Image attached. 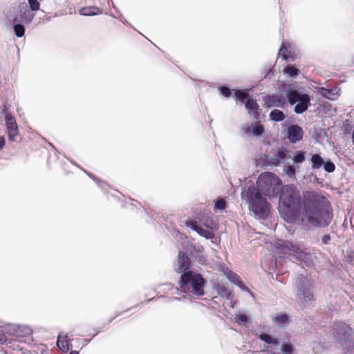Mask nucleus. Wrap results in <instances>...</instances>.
Masks as SVG:
<instances>
[{
	"label": "nucleus",
	"mask_w": 354,
	"mask_h": 354,
	"mask_svg": "<svg viewBox=\"0 0 354 354\" xmlns=\"http://www.w3.org/2000/svg\"><path fill=\"white\" fill-rule=\"evenodd\" d=\"M57 345L59 347L60 350L62 351L66 352L68 350V343L66 339H62L61 335H59L57 341Z\"/></svg>",
	"instance_id": "obj_28"
},
{
	"label": "nucleus",
	"mask_w": 354,
	"mask_h": 354,
	"mask_svg": "<svg viewBox=\"0 0 354 354\" xmlns=\"http://www.w3.org/2000/svg\"><path fill=\"white\" fill-rule=\"evenodd\" d=\"M6 18L13 24L22 22L21 13L18 10V6L8 10L6 12Z\"/></svg>",
	"instance_id": "obj_17"
},
{
	"label": "nucleus",
	"mask_w": 354,
	"mask_h": 354,
	"mask_svg": "<svg viewBox=\"0 0 354 354\" xmlns=\"http://www.w3.org/2000/svg\"><path fill=\"white\" fill-rule=\"evenodd\" d=\"M18 10L21 13L22 18V22L30 23L34 18V14L32 12V10L28 8L26 3H21L18 5Z\"/></svg>",
	"instance_id": "obj_14"
},
{
	"label": "nucleus",
	"mask_w": 354,
	"mask_h": 354,
	"mask_svg": "<svg viewBox=\"0 0 354 354\" xmlns=\"http://www.w3.org/2000/svg\"><path fill=\"white\" fill-rule=\"evenodd\" d=\"M214 289L216 291L217 294L221 297L230 299L232 297V292L225 286L221 284H216L214 286Z\"/></svg>",
	"instance_id": "obj_21"
},
{
	"label": "nucleus",
	"mask_w": 354,
	"mask_h": 354,
	"mask_svg": "<svg viewBox=\"0 0 354 354\" xmlns=\"http://www.w3.org/2000/svg\"><path fill=\"white\" fill-rule=\"evenodd\" d=\"M276 249L279 253L289 254L307 267L313 265L316 257L314 253L308 252L305 245L300 242L280 241Z\"/></svg>",
	"instance_id": "obj_2"
},
{
	"label": "nucleus",
	"mask_w": 354,
	"mask_h": 354,
	"mask_svg": "<svg viewBox=\"0 0 354 354\" xmlns=\"http://www.w3.org/2000/svg\"><path fill=\"white\" fill-rule=\"evenodd\" d=\"M80 13L84 16H93L101 13V10L99 8L95 6L85 7L80 10Z\"/></svg>",
	"instance_id": "obj_22"
},
{
	"label": "nucleus",
	"mask_w": 354,
	"mask_h": 354,
	"mask_svg": "<svg viewBox=\"0 0 354 354\" xmlns=\"http://www.w3.org/2000/svg\"><path fill=\"white\" fill-rule=\"evenodd\" d=\"M236 320L240 325H245L248 320L247 315L244 314H237L236 315Z\"/></svg>",
	"instance_id": "obj_32"
},
{
	"label": "nucleus",
	"mask_w": 354,
	"mask_h": 354,
	"mask_svg": "<svg viewBox=\"0 0 354 354\" xmlns=\"http://www.w3.org/2000/svg\"><path fill=\"white\" fill-rule=\"evenodd\" d=\"M225 202L223 199H218L215 201L214 208L217 210L222 211L225 208Z\"/></svg>",
	"instance_id": "obj_34"
},
{
	"label": "nucleus",
	"mask_w": 354,
	"mask_h": 354,
	"mask_svg": "<svg viewBox=\"0 0 354 354\" xmlns=\"http://www.w3.org/2000/svg\"><path fill=\"white\" fill-rule=\"evenodd\" d=\"M5 145V138L3 136H0V150L3 149Z\"/></svg>",
	"instance_id": "obj_43"
},
{
	"label": "nucleus",
	"mask_w": 354,
	"mask_h": 354,
	"mask_svg": "<svg viewBox=\"0 0 354 354\" xmlns=\"http://www.w3.org/2000/svg\"><path fill=\"white\" fill-rule=\"evenodd\" d=\"M190 261L188 257L185 256L183 252H179L178 253V265L176 268V271L179 273L183 274L185 272H188L187 270L189 268Z\"/></svg>",
	"instance_id": "obj_13"
},
{
	"label": "nucleus",
	"mask_w": 354,
	"mask_h": 354,
	"mask_svg": "<svg viewBox=\"0 0 354 354\" xmlns=\"http://www.w3.org/2000/svg\"><path fill=\"white\" fill-rule=\"evenodd\" d=\"M281 350L283 354H291L292 351V347L290 344H283L281 345Z\"/></svg>",
	"instance_id": "obj_36"
},
{
	"label": "nucleus",
	"mask_w": 354,
	"mask_h": 354,
	"mask_svg": "<svg viewBox=\"0 0 354 354\" xmlns=\"http://www.w3.org/2000/svg\"><path fill=\"white\" fill-rule=\"evenodd\" d=\"M235 96H236V100L243 102L244 100L247 98L248 95L246 93H245L243 91H236L235 93Z\"/></svg>",
	"instance_id": "obj_35"
},
{
	"label": "nucleus",
	"mask_w": 354,
	"mask_h": 354,
	"mask_svg": "<svg viewBox=\"0 0 354 354\" xmlns=\"http://www.w3.org/2000/svg\"><path fill=\"white\" fill-rule=\"evenodd\" d=\"M303 98L301 99L298 104L295 106L294 111L297 114L303 113L306 111L308 106L310 104V98L308 95H305L302 96Z\"/></svg>",
	"instance_id": "obj_16"
},
{
	"label": "nucleus",
	"mask_w": 354,
	"mask_h": 354,
	"mask_svg": "<svg viewBox=\"0 0 354 354\" xmlns=\"http://www.w3.org/2000/svg\"><path fill=\"white\" fill-rule=\"evenodd\" d=\"M323 166H324V170L328 173L333 172L335 169V166L334 163L332 162L331 161L324 162V163L323 164Z\"/></svg>",
	"instance_id": "obj_33"
},
{
	"label": "nucleus",
	"mask_w": 354,
	"mask_h": 354,
	"mask_svg": "<svg viewBox=\"0 0 354 354\" xmlns=\"http://www.w3.org/2000/svg\"><path fill=\"white\" fill-rule=\"evenodd\" d=\"M263 127L261 124L252 125V135L255 136H259L263 132Z\"/></svg>",
	"instance_id": "obj_31"
},
{
	"label": "nucleus",
	"mask_w": 354,
	"mask_h": 354,
	"mask_svg": "<svg viewBox=\"0 0 354 354\" xmlns=\"http://www.w3.org/2000/svg\"><path fill=\"white\" fill-rule=\"evenodd\" d=\"M305 95L306 94L301 93L292 88H289L286 92V97L290 104H295L296 102H299L301 99L303 98L302 96Z\"/></svg>",
	"instance_id": "obj_15"
},
{
	"label": "nucleus",
	"mask_w": 354,
	"mask_h": 354,
	"mask_svg": "<svg viewBox=\"0 0 354 354\" xmlns=\"http://www.w3.org/2000/svg\"><path fill=\"white\" fill-rule=\"evenodd\" d=\"M310 160L312 162L313 169H319L324 163V159L320 156V155L317 153L313 154L311 157Z\"/></svg>",
	"instance_id": "obj_23"
},
{
	"label": "nucleus",
	"mask_w": 354,
	"mask_h": 354,
	"mask_svg": "<svg viewBox=\"0 0 354 354\" xmlns=\"http://www.w3.org/2000/svg\"><path fill=\"white\" fill-rule=\"evenodd\" d=\"M3 111L6 113L5 120L8 138L10 141H15L19 134V129L15 117L10 113L6 112V106H4Z\"/></svg>",
	"instance_id": "obj_8"
},
{
	"label": "nucleus",
	"mask_w": 354,
	"mask_h": 354,
	"mask_svg": "<svg viewBox=\"0 0 354 354\" xmlns=\"http://www.w3.org/2000/svg\"><path fill=\"white\" fill-rule=\"evenodd\" d=\"M242 131L247 136H250V135L252 134V125L245 124L243 126Z\"/></svg>",
	"instance_id": "obj_39"
},
{
	"label": "nucleus",
	"mask_w": 354,
	"mask_h": 354,
	"mask_svg": "<svg viewBox=\"0 0 354 354\" xmlns=\"http://www.w3.org/2000/svg\"><path fill=\"white\" fill-rule=\"evenodd\" d=\"M334 336L344 349L350 351L354 344V335L351 328L344 323H337L333 328Z\"/></svg>",
	"instance_id": "obj_7"
},
{
	"label": "nucleus",
	"mask_w": 354,
	"mask_h": 354,
	"mask_svg": "<svg viewBox=\"0 0 354 354\" xmlns=\"http://www.w3.org/2000/svg\"><path fill=\"white\" fill-rule=\"evenodd\" d=\"M286 48H287L286 44L285 43H283V44H282V46H281V48H280V50H279V55H281L283 56V59H288V57H289V55H287V54L286 53V52H283V50H285V49H286Z\"/></svg>",
	"instance_id": "obj_40"
},
{
	"label": "nucleus",
	"mask_w": 354,
	"mask_h": 354,
	"mask_svg": "<svg viewBox=\"0 0 354 354\" xmlns=\"http://www.w3.org/2000/svg\"><path fill=\"white\" fill-rule=\"evenodd\" d=\"M187 226L196 231L198 234L205 237L207 239H210L214 237V233L207 230L203 229L198 225L196 221H189L187 222Z\"/></svg>",
	"instance_id": "obj_12"
},
{
	"label": "nucleus",
	"mask_w": 354,
	"mask_h": 354,
	"mask_svg": "<svg viewBox=\"0 0 354 354\" xmlns=\"http://www.w3.org/2000/svg\"><path fill=\"white\" fill-rule=\"evenodd\" d=\"M70 354H78V352L76 351H71Z\"/></svg>",
	"instance_id": "obj_45"
},
{
	"label": "nucleus",
	"mask_w": 354,
	"mask_h": 354,
	"mask_svg": "<svg viewBox=\"0 0 354 354\" xmlns=\"http://www.w3.org/2000/svg\"><path fill=\"white\" fill-rule=\"evenodd\" d=\"M292 160L293 162L296 164L302 163L305 160L304 153L301 151H297Z\"/></svg>",
	"instance_id": "obj_30"
},
{
	"label": "nucleus",
	"mask_w": 354,
	"mask_h": 354,
	"mask_svg": "<svg viewBox=\"0 0 354 354\" xmlns=\"http://www.w3.org/2000/svg\"><path fill=\"white\" fill-rule=\"evenodd\" d=\"M270 120L274 122L283 121L285 118V115L283 111L279 109H274L270 113Z\"/></svg>",
	"instance_id": "obj_24"
},
{
	"label": "nucleus",
	"mask_w": 354,
	"mask_h": 354,
	"mask_svg": "<svg viewBox=\"0 0 354 354\" xmlns=\"http://www.w3.org/2000/svg\"><path fill=\"white\" fill-rule=\"evenodd\" d=\"M14 31L17 37H21L24 35L25 28L24 26L19 23H15L14 24Z\"/></svg>",
	"instance_id": "obj_29"
},
{
	"label": "nucleus",
	"mask_w": 354,
	"mask_h": 354,
	"mask_svg": "<svg viewBox=\"0 0 354 354\" xmlns=\"http://www.w3.org/2000/svg\"><path fill=\"white\" fill-rule=\"evenodd\" d=\"M301 209L302 221L314 227H326L333 218L329 202L324 196L308 192L304 195L301 207L299 190L293 185L286 186L279 196L281 216L287 223H293L298 219Z\"/></svg>",
	"instance_id": "obj_1"
},
{
	"label": "nucleus",
	"mask_w": 354,
	"mask_h": 354,
	"mask_svg": "<svg viewBox=\"0 0 354 354\" xmlns=\"http://www.w3.org/2000/svg\"><path fill=\"white\" fill-rule=\"evenodd\" d=\"M273 322L278 326H282L288 322V317L286 314H279L274 318Z\"/></svg>",
	"instance_id": "obj_26"
},
{
	"label": "nucleus",
	"mask_w": 354,
	"mask_h": 354,
	"mask_svg": "<svg viewBox=\"0 0 354 354\" xmlns=\"http://www.w3.org/2000/svg\"><path fill=\"white\" fill-rule=\"evenodd\" d=\"M258 190L270 198H276L281 190L279 178L272 172H264L257 180Z\"/></svg>",
	"instance_id": "obj_6"
},
{
	"label": "nucleus",
	"mask_w": 354,
	"mask_h": 354,
	"mask_svg": "<svg viewBox=\"0 0 354 354\" xmlns=\"http://www.w3.org/2000/svg\"><path fill=\"white\" fill-rule=\"evenodd\" d=\"M303 136V131L301 128L297 125H291L288 128V138L292 143H295L301 140Z\"/></svg>",
	"instance_id": "obj_10"
},
{
	"label": "nucleus",
	"mask_w": 354,
	"mask_h": 354,
	"mask_svg": "<svg viewBox=\"0 0 354 354\" xmlns=\"http://www.w3.org/2000/svg\"><path fill=\"white\" fill-rule=\"evenodd\" d=\"M265 106L268 108L271 107H280L282 108L284 105L282 96L279 95H268L265 100Z\"/></svg>",
	"instance_id": "obj_11"
},
{
	"label": "nucleus",
	"mask_w": 354,
	"mask_h": 354,
	"mask_svg": "<svg viewBox=\"0 0 354 354\" xmlns=\"http://www.w3.org/2000/svg\"><path fill=\"white\" fill-rule=\"evenodd\" d=\"M225 277L234 284L239 286L242 290H246L244 283L240 279V277L234 272L228 270L225 272Z\"/></svg>",
	"instance_id": "obj_19"
},
{
	"label": "nucleus",
	"mask_w": 354,
	"mask_h": 354,
	"mask_svg": "<svg viewBox=\"0 0 354 354\" xmlns=\"http://www.w3.org/2000/svg\"><path fill=\"white\" fill-rule=\"evenodd\" d=\"M221 93L225 97H230L232 93V91L228 88L222 86L221 87Z\"/></svg>",
	"instance_id": "obj_41"
},
{
	"label": "nucleus",
	"mask_w": 354,
	"mask_h": 354,
	"mask_svg": "<svg viewBox=\"0 0 354 354\" xmlns=\"http://www.w3.org/2000/svg\"><path fill=\"white\" fill-rule=\"evenodd\" d=\"M283 73L290 77H295L299 73V70L293 66H288L284 68Z\"/></svg>",
	"instance_id": "obj_27"
},
{
	"label": "nucleus",
	"mask_w": 354,
	"mask_h": 354,
	"mask_svg": "<svg viewBox=\"0 0 354 354\" xmlns=\"http://www.w3.org/2000/svg\"><path fill=\"white\" fill-rule=\"evenodd\" d=\"M288 151L284 148L272 149L267 157L268 164L271 166H278L287 158Z\"/></svg>",
	"instance_id": "obj_9"
},
{
	"label": "nucleus",
	"mask_w": 354,
	"mask_h": 354,
	"mask_svg": "<svg viewBox=\"0 0 354 354\" xmlns=\"http://www.w3.org/2000/svg\"><path fill=\"white\" fill-rule=\"evenodd\" d=\"M241 196L246 198L249 209L259 218L266 216L269 212V204L261 196V193L254 186H250L242 192Z\"/></svg>",
	"instance_id": "obj_3"
},
{
	"label": "nucleus",
	"mask_w": 354,
	"mask_h": 354,
	"mask_svg": "<svg viewBox=\"0 0 354 354\" xmlns=\"http://www.w3.org/2000/svg\"><path fill=\"white\" fill-rule=\"evenodd\" d=\"M330 240H331V237L329 234H324L322 237V243L324 244V245H327L330 243Z\"/></svg>",
	"instance_id": "obj_42"
},
{
	"label": "nucleus",
	"mask_w": 354,
	"mask_h": 354,
	"mask_svg": "<svg viewBox=\"0 0 354 354\" xmlns=\"http://www.w3.org/2000/svg\"><path fill=\"white\" fill-rule=\"evenodd\" d=\"M17 112H18V113H19V111H21V109L17 108Z\"/></svg>",
	"instance_id": "obj_46"
},
{
	"label": "nucleus",
	"mask_w": 354,
	"mask_h": 354,
	"mask_svg": "<svg viewBox=\"0 0 354 354\" xmlns=\"http://www.w3.org/2000/svg\"><path fill=\"white\" fill-rule=\"evenodd\" d=\"M30 10L32 11H37L39 9V3L37 0H28Z\"/></svg>",
	"instance_id": "obj_38"
},
{
	"label": "nucleus",
	"mask_w": 354,
	"mask_h": 354,
	"mask_svg": "<svg viewBox=\"0 0 354 354\" xmlns=\"http://www.w3.org/2000/svg\"><path fill=\"white\" fill-rule=\"evenodd\" d=\"M32 333V330L30 328L28 327V326H26L24 327V334L25 335H28L30 334H31Z\"/></svg>",
	"instance_id": "obj_44"
},
{
	"label": "nucleus",
	"mask_w": 354,
	"mask_h": 354,
	"mask_svg": "<svg viewBox=\"0 0 354 354\" xmlns=\"http://www.w3.org/2000/svg\"><path fill=\"white\" fill-rule=\"evenodd\" d=\"M284 171L286 174L290 177H293L295 175V169L292 165L286 166L284 167Z\"/></svg>",
	"instance_id": "obj_37"
},
{
	"label": "nucleus",
	"mask_w": 354,
	"mask_h": 354,
	"mask_svg": "<svg viewBox=\"0 0 354 354\" xmlns=\"http://www.w3.org/2000/svg\"><path fill=\"white\" fill-rule=\"evenodd\" d=\"M245 108L248 110L249 113L252 115L254 118H257L259 115V106L256 100L248 99L245 103Z\"/></svg>",
	"instance_id": "obj_20"
},
{
	"label": "nucleus",
	"mask_w": 354,
	"mask_h": 354,
	"mask_svg": "<svg viewBox=\"0 0 354 354\" xmlns=\"http://www.w3.org/2000/svg\"><path fill=\"white\" fill-rule=\"evenodd\" d=\"M259 337L261 340L268 344H272L274 346H277L279 344V341L268 334L262 333L259 335Z\"/></svg>",
	"instance_id": "obj_25"
},
{
	"label": "nucleus",
	"mask_w": 354,
	"mask_h": 354,
	"mask_svg": "<svg viewBox=\"0 0 354 354\" xmlns=\"http://www.w3.org/2000/svg\"><path fill=\"white\" fill-rule=\"evenodd\" d=\"M180 290L187 294L192 293L196 296L204 295L205 279L198 273L188 271L181 274Z\"/></svg>",
	"instance_id": "obj_4"
},
{
	"label": "nucleus",
	"mask_w": 354,
	"mask_h": 354,
	"mask_svg": "<svg viewBox=\"0 0 354 354\" xmlns=\"http://www.w3.org/2000/svg\"><path fill=\"white\" fill-rule=\"evenodd\" d=\"M295 293L301 308L310 306L314 300L312 280L304 274L298 275L295 280Z\"/></svg>",
	"instance_id": "obj_5"
},
{
	"label": "nucleus",
	"mask_w": 354,
	"mask_h": 354,
	"mask_svg": "<svg viewBox=\"0 0 354 354\" xmlns=\"http://www.w3.org/2000/svg\"><path fill=\"white\" fill-rule=\"evenodd\" d=\"M174 300H178V299L177 297L174 298Z\"/></svg>",
	"instance_id": "obj_47"
},
{
	"label": "nucleus",
	"mask_w": 354,
	"mask_h": 354,
	"mask_svg": "<svg viewBox=\"0 0 354 354\" xmlns=\"http://www.w3.org/2000/svg\"><path fill=\"white\" fill-rule=\"evenodd\" d=\"M319 93L324 97L334 100L339 95V89L334 88L332 89H326L324 88H320Z\"/></svg>",
	"instance_id": "obj_18"
}]
</instances>
